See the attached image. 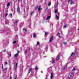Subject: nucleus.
<instances>
[{"mask_svg":"<svg viewBox=\"0 0 79 79\" xmlns=\"http://www.w3.org/2000/svg\"><path fill=\"white\" fill-rule=\"evenodd\" d=\"M20 1V0H18V2H19Z\"/></svg>","mask_w":79,"mask_h":79,"instance_id":"obj_41","label":"nucleus"},{"mask_svg":"<svg viewBox=\"0 0 79 79\" xmlns=\"http://www.w3.org/2000/svg\"><path fill=\"white\" fill-rule=\"evenodd\" d=\"M72 0H69L68 1L69 3H70V5H72L73 3V1H72Z\"/></svg>","mask_w":79,"mask_h":79,"instance_id":"obj_3","label":"nucleus"},{"mask_svg":"<svg viewBox=\"0 0 79 79\" xmlns=\"http://www.w3.org/2000/svg\"><path fill=\"white\" fill-rule=\"evenodd\" d=\"M33 13H34V11H33V12H31V16H32V14H33Z\"/></svg>","mask_w":79,"mask_h":79,"instance_id":"obj_24","label":"nucleus"},{"mask_svg":"<svg viewBox=\"0 0 79 79\" xmlns=\"http://www.w3.org/2000/svg\"><path fill=\"white\" fill-rule=\"evenodd\" d=\"M41 9V8L40 6H39V7H38L39 11H40V10Z\"/></svg>","mask_w":79,"mask_h":79,"instance_id":"obj_17","label":"nucleus"},{"mask_svg":"<svg viewBox=\"0 0 79 79\" xmlns=\"http://www.w3.org/2000/svg\"><path fill=\"white\" fill-rule=\"evenodd\" d=\"M12 78V77H10V79H11Z\"/></svg>","mask_w":79,"mask_h":79,"instance_id":"obj_44","label":"nucleus"},{"mask_svg":"<svg viewBox=\"0 0 79 79\" xmlns=\"http://www.w3.org/2000/svg\"><path fill=\"white\" fill-rule=\"evenodd\" d=\"M57 36L59 37V38L61 37V36H60V33L58 32L57 35Z\"/></svg>","mask_w":79,"mask_h":79,"instance_id":"obj_7","label":"nucleus"},{"mask_svg":"<svg viewBox=\"0 0 79 79\" xmlns=\"http://www.w3.org/2000/svg\"><path fill=\"white\" fill-rule=\"evenodd\" d=\"M47 34H48V33L45 32V35H47Z\"/></svg>","mask_w":79,"mask_h":79,"instance_id":"obj_27","label":"nucleus"},{"mask_svg":"<svg viewBox=\"0 0 79 79\" xmlns=\"http://www.w3.org/2000/svg\"><path fill=\"white\" fill-rule=\"evenodd\" d=\"M68 27V25L66 24H65L64 26V28H66V27Z\"/></svg>","mask_w":79,"mask_h":79,"instance_id":"obj_13","label":"nucleus"},{"mask_svg":"<svg viewBox=\"0 0 79 79\" xmlns=\"http://www.w3.org/2000/svg\"><path fill=\"white\" fill-rule=\"evenodd\" d=\"M17 79V77H16L15 78V79Z\"/></svg>","mask_w":79,"mask_h":79,"instance_id":"obj_39","label":"nucleus"},{"mask_svg":"<svg viewBox=\"0 0 79 79\" xmlns=\"http://www.w3.org/2000/svg\"><path fill=\"white\" fill-rule=\"evenodd\" d=\"M16 41H14V42H13V44H16Z\"/></svg>","mask_w":79,"mask_h":79,"instance_id":"obj_26","label":"nucleus"},{"mask_svg":"<svg viewBox=\"0 0 79 79\" xmlns=\"http://www.w3.org/2000/svg\"><path fill=\"white\" fill-rule=\"evenodd\" d=\"M73 73H71L70 74V77H71L72 75H73Z\"/></svg>","mask_w":79,"mask_h":79,"instance_id":"obj_14","label":"nucleus"},{"mask_svg":"<svg viewBox=\"0 0 79 79\" xmlns=\"http://www.w3.org/2000/svg\"><path fill=\"white\" fill-rule=\"evenodd\" d=\"M10 6V2L8 3L7 4V6Z\"/></svg>","mask_w":79,"mask_h":79,"instance_id":"obj_15","label":"nucleus"},{"mask_svg":"<svg viewBox=\"0 0 79 79\" xmlns=\"http://www.w3.org/2000/svg\"><path fill=\"white\" fill-rule=\"evenodd\" d=\"M63 44L64 45H66V42H64Z\"/></svg>","mask_w":79,"mask_h":79,"instance_id":"obj_25","label":"nucleus"},{"mask_svg":"<svg viewBox=\"0 0 79 79\" xmlns=\"http://www.w3.org/2000/svg\"><path fill=\"white\" fill-rule=\"evenodd\" d=\"M70 78H71V77H68V79H70Z\"/></svg>","mask_w":79,"mask_h":79,"instance_id":"obj_40","label":"nucleus"},{"mask_svg":"<svg viewBox=\"0 0 79 79\" xmlns=\"http://www.w3.org/2000/svg\"><path fill=\"white\" fill-rule=\"evenodd\" d=\"M53 77V74L52 73H51V79H52Z\"/></svg>","mask_w":79,"mask_h":79,"instance_id":"obj_4","label":"nucleus"},{"mask_svg":"<svg viewBox=\"0 0 79 79\" xmlns=\"http://www.w3.org/2000/svg\"><path fill=\"white\" fill-rule=\"evenodd\" d=\"M56 18H57L58 19H59V17H58V16L57 15H56Z\"/></svg>","mask_w":79,"mask_h":79,"instance_id":"obj_19","label":"nucleus"},{"mask_svg":"<svg viewBox=\"0 0 79 79\" xmlns=\"http://www.w3.org/2000/svg\"><path fill=\"white\" fill-rule=\"evenodd\" d=\"M18 55V53H16L15 54V55L14 56V57H17Z\"/></svg>","mask_w":79,"mask_h":79,"instance_id":"obj_12","label":"nucleus"},{"mask_svg":"<svg viewBox=\"0 0 79 79\" xmlns=\"http://www.w3.org/2000/svg\"><path fill=\"white\" fill-rule=\"evenodd\" d=\"M36 36V35L33 34V37H35Z\"/></svg>","mask_w":79,"mask_h":79,"instance_id":"obj_22","label":"nucleus"},{"mask_svg":"<svg viewBox=\"0 0 79 79\" xmlns=\"http://www.w3.org/2000/svg\"><path fill=\"white\" fill-rule=\"evenodd\" d=\"M76 69V68H73V70H72V71H74Z\"/></svg>","mask_w":79,"mask_h":79,"instance_id":"obj_21","label":"nucleus"},{"mask_svg":"<svg viewBox=\"0 0 79 79\" xmlns=\"http://www.w3.org/2000/svg\"><path fill=\"white\" fill-rule=\"evenodd\" d=\"M18 53H19V51H17Z\"/></svg>","mask_w":79,"mask_h":79,"instance_id":"obj_43","label":"nucleus"},{"mask_svg":"<svg viewBox=\"0 0 79 79\" xmlns=\"http://www.w3.org/2000/svg\"><path fill=\"white\" fill-rule=\"evenodd\" d=\"M60 60V56L58 55L56 58V61H58Z\"/></svg>","mask_w":79,"mask_h":79,"instance_id":"obj_5","label":"nucleus"},{"mask_svg":"<svg viewBox=\"0 0 79 79\" xmlns=\"http://www.w3.org/2000/svg\"><path fill=\"white\" fill-rule=\"evenodd\" d=\"M17 11L18 14H20V9H19V6L17 7Z\"/></svg>","mask_w":79,"mask_h":79,"instance_id":"obj_1","label":"nucleus"},{"mask_svg":"<svg viewBox=\"0 0 79 79\" xmlns=\"http://www.w3.org/2000/svg\"><path fill=\"white\" fill-rule=\"evenodd\" d=\"M50 5H51V2H50L48 4V6H50Z\"/></svg>","mask_w":79,"mask_h":79,"instance_id":"obj_16","label":"nucleus"},{"mask_svg":"<svg viewBox=\"0 0 79 79\" xmlns=\"http://www.w3.org/2000/svg\"><path fill=\"white\" fill-rule=\"evenodd\" d=\"M50 19V16H48L46 19V20H48V19Z\"/></svg>","mask_w":79,"mask_h":79,"instance_id":"obj_10","label":"nucleus"},{"mask_svg":"<svg viewBox=\"0 0 79 79\" xmlns=\"http://www.w3.org/2000/svg\"><path fill=\"white\" fill-rule=\"evenodd\" d=\"M7 69H8V68H7L5 69L4 71H6Z\"/></svg>","mask_w":79,"mask_h":79,"instance_id":"obj_35","label":"nucleus"},{"mask_svg":"<svg viewBox=\"0 0 79 79\" xmlns=\"http://www.w3.org/2000/svg\"><path fill=\"white\" fill-rule=\"evenodd\" d=\"M27 50H29V49H27V50H26V51H25V53H27Z\"/></svg>","mask_w":79,"mask_h":79,"instance_id":"obj_23","label":"nucleus"},{"mask_svg":"<svg viewBox=\"0 0 79 79\" xmlns=\"http://www.w3.org/2000/svg\"><path fill=\"white\" fill-rule=\"evenodd\" d=\"M10 56V57H11V54H9Z\"/></svg>","mask_w":79,"mask_h":79,"instance_id":"obj_36","label":"nucleus"},{"mask_svg":"<svg viewBox=\"0 0 79 79\" xmlns=\"http://www.w3.org/2000/svg\"><path fill=\"white\" fill-rule=\"evenodd\" d=\"M9 15L10 16H13V15L11 14H10Z\"/></svg>","mask_w":79,"mask_h":79,"instance_id":"obj_30","label":"nucleus"},{"mask_svg":"<svg viewBox=\"0 0 79 79\" xmlns=\"http://www.w3.org/2000/svg\"><path fill=\"white\" fill-rule=\"evenodd\" d=\"M52 63H55V60H53L52 62Z\"/></svg>","mask_w":79,"mask_h":79,"instance_id":"obj_29","label":"nucleus"},{"mask_svg":"<svg viewBox=\"0 0 79 79\" xmlns=\"http://www.w3.org/2000/svg\"><path fill=\"white\" fill-rule=\"evenodd\" d=\"M16 64V65H15V66L16 67H17V66H18V63H16V64Z\"/></svg>","mask_w":79,"mask_h":79,"instance_id":"obj_28","label":"nucleus"},{"mask_svg":"<svg viewBox=\"0 0 79 79\" xmlns=\"http://www.w3.org/2000/svg\"><path fill=\"white\" fill-rule=\"evenodd\" d=\"M38 69H39V68L38 67L36 66L35 67V71H36V72H37L38 71Z\"/></svg>","mask_w":79,"mask_h":79,"instance_id":"obj_8","label":"nucleus"},{"mask_svg":"<svg viewBox=\"0 0 79 79\" xmlns=\"http://www.w3.org/2000/svg\"><path fill=\"white\" fill-rule=\"evenodd\" d=\"M18 22H19V20H18L15 21V24H18Z\"/></svg>","mask_w":79,"mask_h":79,"instance_id":"obj_11","label":"nucleus"},{"mask_svg":"<svg viewBox=\"0 0 79 79\" xmlns=\"http://www.w3.org/2000/svg\"><path fill=\"white\" fill-rule=\"evenodd\" d=\"M39 44H40V43H39V42H37V44H36V46H37L38 45H39Z\"/></svg>","mask_w":79,"mask_h":79,"instance_id":"obj_20","label":"nucleus"},{"mask_svg":"<svg viewBox=\"0 0 79 79\" xmlns=\"http://www.w3.org/2000/svg\"><path fill=\"white\" fill-rule=\"evenodd\" d=\"M6 52V49L3 50V52Z\"/></svg>","mask_w":79,"mask_h":79,"instance_id":"obj_32","label":"nucleus"},{"mask_svg":"<svg viewBox=\"0 0 79 79\" xmlns=\"http://www.w3.org/2000/svg\"><path fill=\"white\" fill-rule=\"evenodd\" d=\"M32 70V68H31L29 69L28 73H31V71Z\"/></svg>","mask_w":79,"mask_h":79,"instance_id":"obj_6","label":"nucleus"},{"mask_svg":"<svg viewBox=\"0 0 79 79\" xmlns=\"http://www.w3.org/2000/svg\"><path fill=\"white\" fill-rule=\"evenodd\" d=\"M2 69H3V64L2 65Z\"/></svg>","mask_w":79,"mask_h":79,"instance_id":"obj_37","label":"nucleus"},{"mask_svg":"<svg viewBox=\"0 0 79 79\" xmlns=\"http://www.w3.org/2000/svg\"><path fill=\"white\" fill-rule=\"evenodd\" d=\"M57 12H58V10L56 9L55 11V13H56Z\"/></svg>","mask_w":79,"mask_h":79,"instance_id":"obj_18","label":"nucleus"},{"mask_svg":"<svg viewBox=\"0 0 79 79\" xmlns=\"http://www.w3.org/2000/svg\"><path fill=\"white\" fill-rule=\"evenodd\" d=\"M24 30H25V31H27V30H26V29H25Z\"/></svg>","mask_w":79,"mask_h":79,"instance_id":"obj_42","label":"nucleus"},{"mask_svg":"<svg viewBox=\"0 0 79 79\" xmlns=\"http://www.w3.org/2000/svg\"><path fill=\"white\" fill-rule=\"evenodd\" d=\"M8 15V13H6V15H5V17Z\"/></svg>","mask_w":79,"mask_h":79,"instance_id":"obj_31","label":"nucleus"},{"mask_svg":"<svg viewBox=\"0 0 79 79\" xmlns=\"http://www.w3.org/2000/svg\"><path fill=\"white\" fill-rule=\"evenodd\" d=\"M5 64H8V63H7V62L5 63Z\"/></svg>","mask_w":79,"mask_h":79,"instance_id":"obj_34","label":"nucleus"},{"mask_svg":"<svg viewBox=\"0 0 79 79\" xmlns=\"http://www.w3.org/2000/svg\"><path fill=\"white\" fill-rule=\"evenodd\" d=\"M37 8H38V6H36L35 7V9H37Z\"/></svg>","mask_w":79,"mask_h":79,"instance_id":"obj_33","label":"nucleus"},{"mask_svg":"<svg viewBox=\"0 0 79 79\" xmlns=\"http://www.w3.org/2000/svg\"><path fill=\"white\" fill-rule=\"evenodd\" d=\"M73 56V57H74V56H75V52H72V54L71 55V56Z\"/></svg>","mask_w":79,"mask_h":79,"instance_id":"obj_9","label":"nucleus"},{"mask_svg":"<svg viewBox=\"0 0 79 79\" xmlns=\"http://www.w3.org/2000/svg\"><path fill=\"white\" fill-rule=\"evenodd\" d=\"M53 36H52L50 39L49 42H52V40H53Z\"/></svg>","mask_w":79,"mask_h":79,"instance_id":"obj_2","label":"nucleus"},{"mask_svg":"<svg viewBox=\"0 0 79 79\" xmlns=\"http://www.w3.org/2000/svg\"><path fill=\"white\" fill-rule=\"evenodd\" d=\"M63 70H64V69H65V67H64L63 68Z\"/></svg>","mask_w":79,"mask_h":79,"instance_id":"obj_38","label":"nucleus"}]
</instances>
